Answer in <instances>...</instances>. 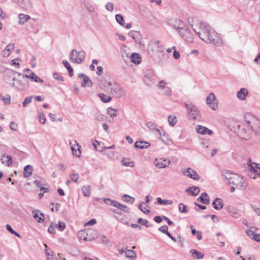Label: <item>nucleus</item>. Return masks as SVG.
Masks as SVG:
<instances>
[{
  "instance_id": "obj_49",
  "label": "nucleus",
  "mask_w": 260,
  "mask_h": 260,
  "mask_svg": "<svg viewBox=\"0 0 260 260\" xmlns=\"http://www.w3.org/2000/svg\"><path fill=\"white\" fill-rule=\"evenodd\" d=\"M117 111L116 109L112 107H109L107 109V113L112 118L117 115Z\"/></svg>"
},
{
  "instance_id": "obj_52",
  "label": "nucleus",
  "mask_w": 260,
  "mask_h": 260,
  "mask_svg": "<svg viewBox=\"0 0 260 260\" xmlns=\"http://www.w3.org/2000/svg\"><path fill=\"white\" fill-rule=\"evenodd\" d=\"M138 222L139 224H141L142 225H144V226H145L147 228H148V227L150 226V225L149 224L148 221L146 220V219H142L141 218H140L138 220Z\"/></svg>"
},
{
  "instance_id": "obj_18",
  "label": "nucleus",
  "mask_w": 260,
  "mask_h": 260,
  "mask_svg": "<svg viewBox=\"0 0 260 260\" xmlns=\"http://www.w3.org/2000/svg\"><path fill=\"white\" fill-rule=\"evenodd\" d=\"M26 71L28 72V74L27 75H23V78H29L31 81H35L36 82L43 83V80L38 77L33 72H32L29 69H26Z\"/></svg>"
},
{
  "instance_id": "obj_34",
  "label": "nucleus",
  "mask_w": 260,
  "mask_h": 260,
  "mask_svg": "<svg viewBox=\"0 0 260 260\" xmlns=\"http://www.w3.org/2000/svg\"><path fill=\"white\" fill-rule=\"evenodd\" d=\"M186 192L193 196H196L200 192V188L197 186H192L186 189Z\"/></svg>"
},
{
  "instance_id": "obj_21",
  "label": "nucleus",
  "mask_w": 260,
  "mask_h": 260,
  "mask_svg": "<svg viewBox=\"0 0 260 260\" xmlns=\"http://www.w3.org/2000/svg\"><path fill=\"white\" fill-rule=\"evenodd\" d=\"M124 253L125 257L128 258H135L136 257V252L133 250H125L124 249L122 248L119 251V254H122Z\"/></svg>"
},
{
  "instance_id": "obj_46",
  "label": "nucleus",
  "mask_w": 260,
  "mask_h": 260,
  "mask_svg": "<svg viewBox=\"0 0 260 260\" xmlns=\"http://www.w3.org/2000/svg\"><path fill=\"white\" fill-rule=\"evenodd\" d=\"M157 201L159 204L162 205H172L173 201L170 200H162L161 198L158 197L157 198Z\"/></svg>"
},
{
  "instance_id": "obj_5",
  "label": "nucleus",
  "mask_w": 260,
  "mask_h": 260,
  "mask_svg": "<svg viewBox=\"0 0 260 260\" xmlns=\"http://www.w3.org/2000/svg\"><path fill=\"white\" fill-rule=\"evenodd\" d=\"M85 56L86 52L84 50L77 51L73 49L70 54V60L72 62L80 64L84 61Z\"/></svg>"
},
{
  "instance_id": "obj_30",
  "label": "nucleus",
  "mask_w": 260,
  "mask_h": 260,
  "mask_svg": "<svg viewBox=\"0 0 260 260\" xmlns=\"http://www.w3.org/2000/svg\"><path fill=\"white\" fill-rule=\"evenodd\" d=\"M147 127L151 131L157 132L159 133V135H161L160 131L157 128V125L152 121H148L146 123Z\"/></svg>"
},
{
  "instance_id": "obj_10",
  "label": "nucleus",
  "mask_w": 260,
  "mask_h": 260,
  "mask_svg": "<svg viewBox=\"0 0 260 260\" xmlns=\"http://www.w3.org/2000/svg\"><path fill=\"white\" fill-rule=\"evenodd\" d=\"M180 36L184 40L188 42H192L193 41V36L190 30L187 28L186 26H183L178 32Z\"/></svg>"
},
{
  "instance_id": "obj_27",
  "label": "nucleus",
  "mask_w": 260,
  "mask_h": 260,
  "mask_svg": "<svg viewBox=\"0 0 260 260\" xmlns=\"http://www.w3.org/2000/svg\"><path fill=\"white\" fill-rule=\"evenodd\" d=\"M128 35L135 40L136 42L141 43V35L139 31L131 30L129 31Z\"/></svg>"
},
{
  "instance_id": "obj_14",
  "label": "nucleus",
  "mask_w": 260,
  "mask_h": 260,
  "mask_svg": "<svg viewBox=\"0 0 260 260\" xmlns=\"http://www.w3.org/2000/svg\"><path fill=\"white\" fill-rule=\"evenodd\" d=\"M206 102L209 107L213 110H215L218 107L216 102V97L213 93H210L206 98Z\"/></svg>"
},
{
  "instance_id": "obj_3",
  "label": "nucleus",
  "mask_w": 260,
  "mask_h": 260,
  "mask_svg": "<svg viewBox=\"0 0 260 260\" xmlns=\"http://www.w3.org/2000/svg\"><path fill=\"white\" fill-rule=\"evenodd\" d=\"M104 86L107 91L115 98H120L125 95V91L121 85L113 80L107 81Z\"/></svg>"
},
{
  "instance_id": "obj_50",
  "label": "nucleus",
  "mask_w": 260,
  "mask_h": 260,
  "mask_svg": "<svg viewBox=\"0 0 260 260\" xmlns=\"http://www.w3.org/2000/svg\"><path fill=\"white\" fill-rule=\"evenodd\" d=\"M115 18L117 22L121 26H124V21L123 16L121 14H116Z\"/></svg>"
},
{
  "instance_id": "obj_1",
  "label": "nucleus",
  "mask_w": 260,
  "mask_h": 260,
  "mask_svg": "<svg viewBox=\"0 0 260 260\" xmlns=\"http://www.w3.org/2000/svg\"><path fill=\"white\" fill-rule=\"evenodd\" d=\"M193 29L199 38L205 42L214 44L219 43L218 34L207 23L201 21L199 23V28H193Z\"/></svg>"
},
{
  "instance_id": "obj_11",
  "label": "nucleus",
  "mask_w": 260,
  "mask_h": 260,
  "mask_svg": "<svg viewBox=\"0 0 260 260\" xmlns=\"http://www.w3.org/2000/svg\"><path fill=\"white\" fill-rule=\"evenodd\" d=\"M13 79L14 82L12 86L19 90H24L28 86V81L25 78L23 79L22 78L21 80H15V78L14 77Z\"/></svg>"
},
{
  "instance_id": "obj_38",
  "label": "nucleus",
  "mask_w": 260,
  "mask_h": 260,
  "mask_svg": "<svg viewBox=\"0 0 260 260\" xmlns=\"http://www.w3.org/2000/svg\"><path fill=\"white\" fill-rule=\"evenodd\" d=\"M135 145L137 148L144 149L148 148L150 146V144L144 141H137Z\"/></svg>"
},
{
  "instance_id": "obj_24",
  "label": "nucleus",
  "mask_w": 260,
  "mask_h": 260,
  "mask_svg": "<svg viewBox=\"0 0 260 260\" xmlns=\"http://www.w3.org/2000/svg\"><path fill=\"white\" fill-rule=\"evenodd\" d=\"M197 132L200 134L205 135L207 134L209 135H211L213 132L207 128L206 127L198 125L196 127Z\"/></svg>"
},
{
  "instance_id": "obj_15",
  "label": "nucleus",
  "mask_w": 260,
  "mask_h": 260,
  "mask_svg": "<svg viewBox=\"0 0 260 260\" xmlns=\"http://www.w3.org/2000/svg\"><path fill=\"white\" fill-rule=\"evenodd\" d=\"M154 163L157 168L162 169L169 166L171 163V161L167 158H157L155 159Z\"/></svg>"
},
{
  "instance_id": "obj_2",
  "label": "nucleus",
  "mask_w": 260,
  "mask_h": 260,
  "mask_svg": "<svg viewBox=\"0 0 260 260\" xmlns=\"http://www.w3.org/2000/svg\"><path fill=\"white\" fill-rule=\"evenodd\" d=\"M224 177L229 184H232L238 189L243 190L247 187L246 179L240 175L226 172Z\"/></svg>"
},
{
  "instance_id": "obj_13",
  "label": "nucleus",
  "mask_w": 260,
  "mask_h": 260,
  "mask_svg": "<svg viewBox=\"0 0 260 260\" xmlns=\"http://www.w3.org/2000/svg\"><path fill=\"white\" fill-rule=\"evenodd\" d=\"M182 173L187 177H188L193 180H198L200 179L198 173L190 168L181 169Z\"/></svg>"
},
{
  "instance_id": "obj_41",
  "label": "nucleus",
  "mask_w": 260,
  "mask_h": 260,
  "mask_svg": "<svg viewBox=\"0 0 260 260\" xmlns=\"http://www.w3.org/2000/svg\"><path fill=\"white\" fill-rule=\"evenodd\" d=\"M62 63L63 64L64 66L68 70L70 76L71 77L74 74V71H73V69H72V68L71 67L70 64L66 60H63Z\"/></svg>"
},
{
  "instance_id": "obj_54",
  "label": "nucleus",
  "mask_w": 260,
  "mask_h": 260,
  "mask_svg": "<svg viewBox=\"0 0 260 260\" xmlns=\"http://www.w3.org/2000/svg\"><path fill=\"white\" fill-rule=\"evenodd\" d=\"M71 180L74 182H77L79 179V174L78 173H72L70 175Z\"/></svg>"
},
{
  "instance_id": "obj_56",
  "label": "nucleus",
  "mask_w": 260,
  "mask_h": 260,
  "mask_svg": "<svg viewBox=\"0 0 260 260\" xmlns=\"http://www.w3.org/2000/svg\"><path fill=\"white\" fill-rule=\"evenodd\" d=\"M115 207L123 211L128 212L127 207L125 205L121 204L118 202V204Z\"/></svg>"
},
{
  "instance_id": "obj_58",
  "label": "nucleus",
  "mask_w": 260,
  "mask_h": 260,
  "mask_svg": "<svg viewBox=\"0 0 260 260\" xmlns=\"http://www.w3.org/2000/svg\"><path fill=\"white\" fill-rule=\"evenodd\" d=\"M32 100V96H28L22 102L23 107H25L28 104L30 103Z\"/></svg>"
},
{
  "instance_id": "obj_35",
  "label": "nucleus",
  "mask_w": 260,
  "mask_h": 260,
  "mask_svg": "<svg viewBox=\"0 0 260 260\" xmlns=\"http://www.w3.org/2000/svg\"><path fill=\"white\" fill-rule=\"evenodd\" d=\"M190 253L193 258L201 259L204 257V254L195 249L190 250Z\"/></svg>"
},
{
  "instance_id": "obj_61",
  "label": "nucleus",
  "mask_w": 260,
  "mask_h": 260,
  "mask_svg": "<svg viewBox=\"0 0 260 260\" xmlns=\"http://www.w3.org/2000/svg\"><path fill=\"white\" fill-rule=\"evenodd\" d=\"M53 78L58 81H63V77L61 75L57 73H54L53 74Z\"/></svg>"
},
{
  "instance_id": "obj_57",
  "label": "nucleus",
  "mask_w": 260,
  "mask_h": 260,
  "mask_svg": "<svg viewBox=\"0 0 260 260\" xmlns=\"http://www.w3.org/2000/svg\"><path fill=\"white\" fill-rule=\"evenodd\" d=\"M172 49L174 50L173 52V57L175 59H179L180 57V54L179 51L176 50V47L173 46L172 47Z\"/></svg>"
},
{
  "instance_id": "obj_16",
  "label": "nucleus",
  "mask_w": 260,
  "mask_h": 260,
  "mask_svg": "<svg viewBox=\"0 0 260 260\" xmlns=\"http://www.w3.org/2000/svg\"><path fill=\"white\" fill-rule=\"evenodd\" d=\"M13 2L16 3L22 9L29 10L32 9V5L30 0H12Z\"/></svg>"
},
{
  "instance_id": "obj_17",
  "label": "nucleus",
  "mask_w": 260,
  "mask_h": 260,
  "mask_svg": "<svg viewBox=\"0 0 260 260\" xmlns=\"http://www.w3.org/2000/svg\"><path fill=\"white\" fill-rule=\"evenodd\" d=\"M155 79L153 72L151 70H148L145 72L144 81L148 85H151Z\"/></svg>"
},
{
  "instance_id": "obj_51",
  "label": "nucleus",
  "mask_w": 260,
  "mask_h": 260,
  "mask_svg": "<svg viewBox=\"0 0 260 260\" xmlns=\"http://www.w3.org/2000/svg\"><path fill=\"white\" fill-rule=\"evenodd\" d=\"M33 217L39 223H41L44 221V218L42 217H40L38 215V211H34L33 212Z\"/></svg>"
},
{
  "instance_id": "obj_53",
  "label": "nucleus",
  "mask_w": 260,
  "mask_h": 260,
  "mask_svg": "<svg viewBox=\"0 0 260 260\" xmlns=\"http://www.w3.org/2000/svg\"><path fill=\"white\" fill-rule=\"evenodd\" d=\"M34 183L38 187H39L41 190H44V192L47 191L48 188L41 186L40 181H38V180H35L34 181Z\"/></svg>"
},
{
  "instance_id": "obj_62",
  "label": "nucleus",
  "mask_w": 260,
  "mask_h": 260,
  "mask_svg": "<svg viewBox=\"0 0 260 260\" xmlns=\"http://www.w3.org/2000/svg\"><path fill=\"white\" fill-rule=\"evenodd\" d=\"M158 230L160 232H161V233H164L165 234H166L168 233V226H167L166 225H162V226H161V227H160L159 228Z\"/></svg>"
},
{
  "instance_id": "obj_29",
  "label": "nucleus",
  "mask_w": 260,
  "mask_h": 260,
  "mask_svg": "<svg viewBox=\"0 0 260 260\" xmlns=\"http://www.w3.org/2000/svg\"><path fill=\"white\" fill-rule=\"evenodd\" d=\"M198 201L204 204H209L210 200L208 194L206 192H203L198 198Z\"/></svg>"
},
{
  "instance_id": "obj_64",
  "label": "nucleus",
  "mask_w": 260,
  "mask_h": 260,
  "mask_svg": "<svg viewBox=\"0 0 260 260\" xmlns=\"http://www.w3.org/2000/svg\"><path fill=\"white\" fill-rule=\"evenodd\" d=\"M14 47H15L14 44L10 43L6 46L5 49H6L10 53V52L12 51L14 49Z\"/></svg>"
},
{
  "instance_id": "obj_43",
  "label": "nucleus",
  "mask_w": 260,
  "mask_h": 260,
  "mask_svg": "<svg viewBox=\"0 0 260 260\" xmlns=\"http://www.w3.org/2000/svg\"><path fill=\"white\" fill-rule=\"evenodd\" d=\"M168 121L171 126H174L177 123V117L175 115H170L168 117Z\"/></svg>"
},
{
  "instance_id": "obj_63",
  "label": "nucleus",
  "mask_w": 260,
  "mask_h": 260,
  "mask_svg": "<svg viewBox=\"0 0 260 260\" xmlns=\"http://www.w3.org/2000/svg\"><path fill=\"white\" fill-rule=\"evenodd\" d=\"M39 117H40V122L42 124L45 123L46 119L45 115L43 113H41L39 114Z\"/></svg>"
},
{
  "instance_id": "obj_4",
  "label": "nucleus",
  "mask_w": 260,
  "mask_h": 260,
  "mask_svg": "<svg viewBox=\"0 0 260 260\" xmlns=\"http://www.w3.org/2000/svg\"><path fill=\"white\" fill-rule=\"evenodd\" d=\"M245 119L246 125L250 129V133L252 131L255 133L260 132V121L255 116L250 113H246Z\"/></svg>"
},
{
  "instance_id": "obj_6",
  "label": "nucleus",
  "mask_w": 260,
  "mask_h": 260,
  "mask_svg": "<svg viewBox=\"0 0 260 260\" xmlns=\"http://www.w3.org/2000/svg\"><path fill=\"white\" fill-rule=\"evenodd\" d=\"M237 128L238 129V135L239 137L244 139H247L249 138V136L250 134V129L248 128L246 124V122L242 124L237 125Z\"/></svg>"
},
{
  "instance_id": "obj_48",
  "label": "nucleus",
  "mask_w": 260,
  "mask_h": 260,
  "mask_svg": "<svg viewBox=\"0 0 260 260\" xmlns=\"http://www.w3.org/2000/svg\"><path fill=\"white\" fill-rule=\"evenodd\" d=\"M178 209L179 212L183 213H186L188 211L187 206L185 205L183 203H180L179 204Z\"/></svg>"
},
{
  "instance_id": "obj_28",
  "label": "nucleus",
  "mask_w": 260,
  "mask_h": 260,
  "mask_svg": "<svg viewBox=\"0 0 260 260\" xmlns=\"http://www.w3.org/2000/svg\"><path fill=\"white\" fill-rule=\"evenodd\" d=\"M248 94V90L246 88H242L237 92V96L239 100L244 101Z\"/></svg>"
},
{
  "instance_id": "obj_37",
  "label": "nucleus",
  "mask_w": 260,
  "mask_h": 260,
  "mask_svg": "<svg viewBox=\"0 0 260 260\" xmlns=\"http://www.w3.org/2000/svg\"><path fill=\"white\" fill-rule=\"evenodd\" d=\"M98 96L100 98L101 100L105 103H108L112 100V98L111 96L103 93H99Z\"/></svg>"
},
{
  "instance_id": "obj_8",
  "label": "nucleus",
  "mask_w": 260,
  "mask_h": 260,
  "mask_svg": "<svg viewBox=\"0 0 260 260\" xmlns=\"http://www.w3.org/2000/svg\"><path fill=\"white\" fill-rule=\"evenodd\" d=\"M185 106L190 116L193 119L197 118L199 115L197 107L190 102H186Z\"/></svg>"
},
{
  "instance_id": "obj_40",
  "label": "nucleus",
  "mask_w": 260,
  "mask_h": 260,
  "mask_svg": "<svg viewBox=\"0 0 260 260\" xmlns=\"http://www.w3.org/2000/svg\"><path fill=\"white\" fill-rule=\"evenodd\" d=\"M81 190L85 197H89L91 195V186L90 185L83 186Z\"/></svg>"
},
{
  "instance_id": "obj_23",
  "label": "nucleus",
  "mask_w": 260,
  "mask_h": 260,
  "mask_svg": "<svg viewBox=\"0 0 260 260\" xmlns=\"http://www.w3.org/2000/svg\"><path fill=\"white\" fill-rule=\"evenodd\" d=\"M79 78H83V82L81 84V86L82 87H85V86H89L90 87L92 85V83L91 81L89 79V77L85 76L83 74H79L78 75Z\"/></svg>"
},
{
  "instance_id": "obj_36",
  "label": "nucleus",
  "mask_w": 260,
  "mask_h": 260,
  "mask_svg": "<svg viewBox=\"0 0 260 260\" xmlns=\"http://www.w3.org/2000/svg\"><path fill=\"white\" fill-rule=\"evenodd\" d=\"M18 18L19 19V23L20 24H24L30 18L28 15L24 14H20Z\"/></svg>"
},
{
  "instance_id": "obj_19",
  "label": "nucleus",
  "mask_w": 260,
  "mask_h": 260,
  "mask_svg": "<svg viewBox=\"0 0 260 260\" xmlns=\"http://www.w3.org/2000/svg\"><path fill=\"white\" fill-rule=\"evenodd\" d=\"M153 47L155 48L158 52H164V51L163 45L159 40L153 41L150 43L148 46L149 49L153 51Z\"/></svg>"
},
{
  "instance_id": "obj_55",
  "label": "nucleus",
  "mask_w": 260,
  "mask_h": 260,
  "mask_svg": "<svg viewBox=\"0 0 260 260\" xmlns=\"http://www.w3.org/2000/svg\"><path fill=\"white\" fill-rule=\"evenodd\" d=\"M56 228L58 231H62L66 228V224L64 222L59 221L58 224L56 225Z\"/></svg>"
},
{
  "instance_id": "obj_25",
  "label": "nucleus",
  "mask_w": 260,
  "mask_h": 260,
  "mask_svg": "<svg viewBox=\"0 0 260 260\" xmlns=\"http://www.w3.org/2000/svg\"><path fill=\"white\" fill-rule=\"evenodd\" d=\"M1 160L2 164H5L7 166H10L12 164V159L11 156L6 153L2 154Z\"/></svg>"
},
{
  "instance_id": "obj_32",
  "label": "nucleus",
  "mask_w": 260,
  "mask_h": 260,
  "mask_svg": "<svg viewBox=\"0 0 260 260\" xmlns=\"http://www.w3.org/2000/svg\"><path fill=\"white\" fill-rule=\"evenodd\" d=\"M74 142L75 144L73 145L72 146L73 154L77 157H80L81 154L80 145L76 141H75Z\"/></svg>"
},
{
  "instance_id": "obj_26",
  "label": "nucleus",
  "mask_w": 260,
  "mask_h": 260,
  "mask_svg": "<svg viewBox=\"0 0 260 260\" xmlns=\"http://www.w3.org/2000/svg\"><path fill=\"white\" fill-rule=\"evenodd\" d=\"M212 206L216 210L221 209L223 206V200L219 198H216L212 203Z\"/></svg>"
},
{
  "instance_id": "obj_9",
  "label": "nucleus",
  "mask_w": 260,
  "mask_h": 260,
  "mask_svg": "<svg viewBox=\"0 0 260 260\" xmlns=\"http://www.w3.org/2000/svg\"><path fill=\"white\" fill-rule=\"evenodd\" d=\"M247 166L249 172L255 174L254 176L251 177L253 179H255L256 176L260 175V164L252 162L249 158L248 159Z\"/></svg>"
},
{
  "instance_id": "obj_20",
  "label": "nucleus",
  "mask_w": 260,
  "mask_h": 260,
  "mask_svg": "<svg viewBox=\"0 0 260 260\" xmlns=\"http://www.w3.org/2000/svg\"><path fill=\"white\" fill-rule=\"evenodd\" d=\"M80 3L89 13H94L95 12V7L89 1L87 0H80Z\"/></svg>"
},
{
  "instance_id": "obj_22",
  "label": "nucleus",
  "mask_w": 260,
  "mask_h": 260,
  "mask_svg": "<svg viewBox=\"0 0 260 260\" xmlns=\"http://www.w3.org/2000/svg\"><path fill=\"white\" fill-rule=\"evenodd\" d=\"M227 211L232 217L236 218L239 217L241 215L239 210L232 206L229 207Z\"/></svg>"
},
{
  "instance_id": "obj_33",
  "label": "nucleus",
  "mask_w": 260,
  "mask_h": 260,
  "mask_svg": "<svg viewBox=\"0 0 260 260\" xmlns=\"http://www.w3.org/2000/svg\"><path fill=\"white\" fill-rule=\"evenodd\" d=\"M160 140L161 141L167 145H171L173 144L172 140L169 138V136L166 133H163L161 135Z\"/></svg>"
},
{
  "instance_id": "obj_59",
  "label": "nucleus",
  "mask_w": 260,
  "mask_h": 260,
  "mask_svg": "<svg viewBox=\"0 0 260 260\" xmlns=\"http://www.w3.org/2000/svg\"><path fill=\"white\" fill-rule=\"evenodd\" d=\"M80 235H81V236H80V239H82V236H83V240H84V241H91V240H92V239H91V238H89V237H88L87 236H84V235L85 234V232H84V231H81V232H80Z\"/></svg>"
},
{
  "instance_id": "obj_7",
  "label": "nucleus",
  "mask_w": 260,
  "mask_h": 260,
  "mask_svg": "<svg viewBox=\"0 0 260 260\" xmlns=\"http://www.w3.org/2000/svg\"><path fill=\"white\" fill-rule=\"evenodd\" d=\"M167 23L170 26L174 27L177 32L185 25L183 21L175 17L168 19Z\"/></svg>"
},
{
  "instance_id": "obj_12",
  "label": "nucleus",
  "mask_w": 260,
  "mask_h": 260,
  "mask_svg": "<svg viewBox=\"0 0 260 260\" xmlns=\"http://www.w3.org/2000/svg\"><path fill=\"white\" fill-rule=\"evenodd\" d=\"M157 86L164 95L169 96L172 94L171 88L168 86V83L164 80L160 81Z\"/></svg>"
},
{
  "instance_id": "obj_31",
  "label": "nucleus",
  "mask_w": 260,
  "mask_h": 260,
  "mask_svg": "<svg viewBox=\"0 0 260 260\" xmlns=\"http://www.w3.org/2000/svg\"><path fill=\"white\" fill-rule=\"evenodd\" d=\"M131 61L136 64L140 63L141 61V55L136 53H133L130 57Z\"/></svg>"
},
{
  "instance_id": "obj_47",
  "label": "nucleus",
  "mask_w": 260,
  "mask_h": 260,
  "mask_svg": "<svg viewBox=\"0 0 260 260\" xmlns=\"http://www.w3.org/2000/svg\"><path fill=\"white\" fill-rule=\"evenodd\" d=\"M0 99L3 101L6 105L10 104L11 97L9 94H6L4 96L2 94H0Z\"/></svg>"
},
{
  "instance_id": "obj_39",
  "label": "nucleus",
  "mask_w": 260,
  "mask_h": 260,
  "mask_svg": "<svg viewBox=\"0 0 260 260\" xmlns=\"http://www.w3.org/2000/svg\"><path fill=\"white\" fill-rule=\"evenodd\" d=\"M32 172V168L30 165L26 166L24 168V177L25 178L30 176Z\"/></svg>"
},
{
  "instance_id": "obj_45",
  "label": "nucleus",
  "mask_w": 260,
  "mask_h": 260,
  "mask_svg": "<svg viewBox=\"0 0 260 260\" xmlns=\"http://www.w3.org/2000/svg\"><path fill=\"white\" fill-rule=\"evenodd\" d=\"M122 199L123 201L126 202L127 203L133 204L135 202V198L127 194H124Z\"/></svg>"
},
{
  "instance_id": "obj_42",
  "label": "nucleus",
  "mask_w": 260,
  "mask_h": 260,
  "mask_svg": "<svg viewBox=\"0 0 260 260\" xmlns=\"http://www.w3.org/2000/svg\"><path fill=\"white\" fill-rule=\"evenodd\" d=\"M121 164L123 166H126V167H134V162L133 161H130L129 159H128L127 158H123L121 160Z\"/></svg>"
},
{
  "instance_id": "obj_44",
  "label": "nucleus",
  "mask_w": 260,
  "mask_h": 260,
  "mask_svg": "<svg viewBox=\"0 0 260 260\" xmlns=\"http://www.w3.org/2000/svg\"><path fill=\"white\" fill-rule=\"evenodd\" d=\"M104 202L107 205H110L113 207H116L118 204V202L115 200H111L109 198H106L104 199Z\"/></svg>"
},
{
  "instance_id": "obj_60",
  "label": "nucleus",
  "mask_w": 260,
  "mask_h": 260,
  "mask_svg": "<svg viewBox=\"0 0 260 260\" xmlns=\"http://www.w3.org/2000/svg\"><path fill=\"white\" fill-rule=\"evenodd\" d=\"M106 9L109 11H112L114 9V4L112 3L108 2L105 6Z\"/></svg>"
}]
</instances>
